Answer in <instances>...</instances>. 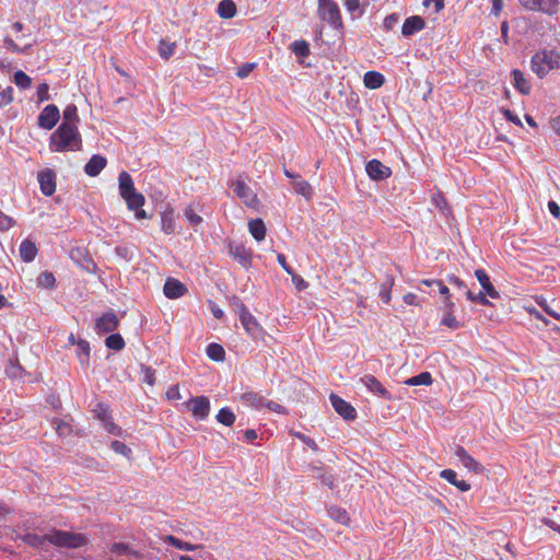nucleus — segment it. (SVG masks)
Here are the masks:
<instances>
[{"instance_id":"nucleus-1","label":"nucleus","mask_w":560,"mask_h":560,"mask_svg":"<svg viewBox=\"0 0 560 560\" xmlns=\"http://www.w3.org/2000/svg\"><path fill=\"white\" fill-rule=\"evenodd\" d=\"M81 148L82 139L78 127L61 124L50 136L49 149L52 152L79 151Z\"/></svg>"},{"instance_id":"nucleus-2","label":"nucleus","mask_w":560,"mask_h":560,"mask_svg":"<svg viewBox=\"0 0 560 560\" xmlns=\"http://www.w3.org/2000/svg\"><path fill=\"white\" fill-rule=\"evenodd\" d=\"M475 276L480 283L482 291L475 294L471 292V290H466V298L474 303H478L483 306L491 305L490 301L487 299V296L491 299H499L500 293L498 290L493 287L490 277L483 269H477L475 270Z\"/></svg>"},{"instance_id":"nucleus-3","label":"nucleus","mask_w":560,"mask_h":560,"mask_svg":"<svg viewBox=\"0 0 560 560\" xmlns=\"http://www.w3.org/2000/svg\"><path fill=\"white\" fill-rule=\"evenodd\" d=\"M118 188L121 198L125 199L128 209H138L144 205V197L135 188L133 180L126 171L120 172L118 176Z\"/></svg>"},{"instance_id":"nucleus-4","label":"nucleus","mask_w":560,"mask_h":560,"mask_svg":"<svg viewBox=\"0 0 560 560\" xmlns=\"http://www.w3.org/2000/svg\"><path fill=\"white\" fill-rule=\"evenodd\" d=\"M530 67L533 72L542 79L550 70L560 67V55L553 50L537 51L532 57Z\"/></svg>"},{"instance_id":"nucleus-5","label":"nucleus","mask_w":560,"mask_h":560,"mask_svg":"<svg viewBox=\"0 0 560 560\" xmlns=\"http://www.w3.org/2000/svg\"><path fill=\"white\" fill-rule=\"evenodd\" d=\"M317 1V12L320 20L326 21L330 26H332L336 30H341L343 27V23L338 4L334 0Z\"/></svg>"},{"instance_id":"nucleus-6","label":"nucleus","mask_w":560,"mask_h":560,"mask_svg":"<svg viewBox=\"0 0 560 560\" xmlns=\"http://www.w3.org/2000/svg\"><path fill=\"white\" fill-rule=\"evenodd\" d=\"M48 542L62 548H79L85 545L86 538L82 534L65 530H55L47 535Z\"/></svg>"},{"instance_id":"nucleus-7","label":"nucleus","mask_w":560,"mask_h":560,"mask_svg":"<svg viewBox=\"0 0 560 560\" xmlns=\"http://www.w3.org/2000/svg\"><path fill=\"white\" fill-rule=\"evenodd\" d=\"M234 194L249 208H256L259 203L257 195L242 177L231 182Z\"/></svg>"},{"instance_id":"nucleus-8","label":"nucleus","mask_w":560,"mask_h":560,"mask_svg":"<svg viewBox=\"0 0 560 560\" xmlns=\"http://www.w3.org/2000/svg\"><path fill=\"white\" fill-rule=\"evenodd\" d=\"M520 4L529 11H538L547 15H555L559 11V0H518Z\"/></svg>"},{"instance_id":"nucleus-9","label":"nucleus","mask_w":560,"mask_h":560,"mask_svg":"<svg viewBox=\"0 0 560 560\" xmlns=\"http://www.w3.org/2000/svg\"><path fill=\"white\" fill-rule=\"evenodd\" d=\"M186 407L191 411L196 419L205 420L210 412V400L206 396L192 397L186 404Z\"/></svg>"},{"instance_id":"nucleus-10","label":"nucleus","mask_w":560,"mask_h":560,"mask_svg":"<svg viewBox=\"0 0 560 560\" xmlns=\"http://www.w3.org/2000/svg\"><path fill=\"white\" fill-rule=\"evenodd\" d=\"M60 118L59 108L54 105H47L38 115L37 124L40 128L52 129Z\"/></svg>"},{"instance_id":"nucleus-11","label":"nucleus","mask_w":560,"mask_h":560,"mask_svg":"<svg viewBox=\"0 0 560 560\" xmlns=\"http://www.w3.org/2000/svg\"><path fill=\"white\" fill-rule=\"evenodd\" d=\"M229 254L233 259L244 268L252 266V252L248 250L243 244L231 242L228 246Z\"/></svg>"},{"instance_id":"nucleus-12","label":"nucleus","mask_w":560,"mask_h":560,"mask_svg":"<svg viewBox=\"0 0 560 560\" xmlns=\"http://www.w3.org/2000/svg\"><path fill=\"white\" fill-rule=\"evenodd\" d=\"M329 399L335 411L345 420L351 421L357 418L355 409L348 401L343 400L336 394H330Z\"/></svg>"},{"instance_id":"nucleus-13","label":"nucleus","mask_w":560,"mask_h":560,"mask_svg":"<svg viewBox=\"0 0 560 560\" xmlns=\"http://www.w3.org/2000/svg\"><path fill=\"white\" fill-rule=\"evenodd\" d=\"M455 456L458 458L462 465L469 471L477 475L482 474L485 471V467L480 463H478L474 457H471L463 446H456Z\"/></svg>"},{"instance_id":"nucleus-14","label":"nucleus","mask_w":560,"mask_h":560,"mask_svg":"<svg viewBox=\"0 0 560 560\" xmlns=\"http://www.w3.org/2000/svg\"><path fill=\"white\" fill-rule=\"evenodd\" d=\"M360 382L373 394L392 400V394L382 385V383L373 375L366 374L360 378Z\"/></svg>"},{"instance_id":"nucleus-15","label":"nucleus","mask_w":560,"mask_h":560,"mask_svg":"<svg viewBox=\"0 0 560 560\" xmlns=\"http://www.w3.org/2000/svg\"><path fill=\"white\" fill-rule=\"evenodd\" d=\"M365 170L370 178L373 180H383L392 175L390 168L376 159L369 161Z\"/></svg>"},{"instance_id":"nucleus-16","label":"nucleus","mask_w":560,"mask_h":560,"mask_svg":"<svg viewBox=\"0 0 560 560\" xmlns=\"http://www.w3.org/2000/svg\"><path fill=\"white\" fill-rule=\"evenodd\" d=\"M40 191L45 196H51L56 190V174L52 170H45L38 173Z\"/></svg>"},{"instance_id":"nucleus-17","label":"nucleus","mask_w":560,"mask_h":560,"mask_svg":"<svg viewBox=\"0 0 560 560\" xmlns=\"http://www.w3.org/2000/svg\"><path fill=\"white\" fill-rule=\"evenodd\" d=\"M119 320L114 312L103 314L95 324L97 332H112L118 327Z\"/></svg>"},{"instance_id":"nucleus-18","label":"nucleus","mask_w":560,"mask_h":560,"mask_svg":"<svg viewBox=\"0 0 560 560\" xmlns=\"http://www.w3.org/2000/svg\"><path fill=\"white\" fill-rule=\"evenodd\" d=\"M187 291V288L179 280L168 278L163 287V292L168 299H178L183 296Z\"/></svg>"},{"instance_id":"nucleus-19","label":"nucleus","mask_w":560,"mask_h":560,"mask_svg":"<svg viewBox=\"0 0 560 560\" xmlns=\"http://www.w3.org/2000/svg\"><path fill=\"white\" fill-rule=\"evenodd\" d=\"M425 22L419 15H412L407 18L401 27V34L406 37L413 35L417 32H420L424 28Z\"/></svg>"},{"instance_id":"nucleus-20","label":"nucleus","mask_w":560,"mask_h":560,"mask_svg":"<svg viewBox=\"0 0 560 560\" xmlns=\"http://www.w3.org/2000/svg\"><path fill=\"white\" fill-rule=\"evenodd\" d=\"M238 318L243 328L246 330L248 335H250L252 337H257L259 335V332L261 331V327L259 326L258 322L250 314L249 311H246L245 313L241 314Z\"/></svg>"},{"instance_id":"nucleus-21","label":"nucleus","mask_w":560,"mask_h":560,"mask_svg":"<svg viewBox=\"0 0 560 560\" xmlns=\"http://www.w3.org/2000/svg\"><path fill=\"white\" fill-rule=\"evenodd\" d=\"M511 75L513 79L512 84L515 90L518 91L522 95H528L532 91V84L526 79L525 74L521 70L514 69L511 72Z\"/></svg>"},{"instance_id":"nucleus-22","label":"nucleus","mask_w":560,"mask_h":560,"mask_svg":"<svg viewBox=\"0 0 560 560\" xmlns=\"http://www.w3.org/2000/svg\"><path fill=\"white\" fill-rule=\"evenodd\" d=\"M107 161L100 154L93 155L84 166L85 173L91 176H97L106 166Z\"/></svg>"},{"instance_id":"nucleus-23","label":"nucleus","mask_w":560,"mask_h":560,"mask_svg":"<svg viewBox=\"0 0 560 560\" xmlns=\"http://www.w3.org/2000/svg\"><path fill=\"white\" fill-rule=\"evenodd\" d=\"M241 401L247 407L260 409L265 407L266 399L259 393L246 392L242 394Z\"/></svg>"},{"instance_id":"nucleus-24","label":"nucleus","mask_w":560,"mask_h":560,"mask_svg":"<svg viewBox=\"0 0 560 560\" xmlns=\"http://www.w3.org/2000/svg\"><path fill=\"white\" fill-rule=\"evenodd\" d=\"M440 476L463 492L470 489V485L467 481L457 479V474L453 469H444L440 472Z\"/></svg>"},{"instance_id":"nucleus-25","label":"nucleus","mask_w":560,"mask_h":560,"mask_svg":"<svg viewBox=\"0 0 560 560\" xmlns=\"http://www.w3.org/2000/svg\"><path fill=\"white\" fill-rule=\"evenodd\" d=\"M20 256L23 261L31 262L37 255V247L34 242L24 240L20 245Z\"/></svg>"},{"instance_id":"nucleus-26","label":"nucleus","mask_w":560,"mask_h":560,"mask_svg":"<svg viewBox=\"0 0 560 560\" xmlns=\"http://www.w3.org/2000/svg\"><path fill=\"white\" fill-rule=\"evenodd\" d=\"M248 230L252 236L260 242L266 237V225L261 219H253L248 222Z\"/></svg>"},{"instance_id":"nucleus-27","label":"nucleus","mask_w":560,"mask_h":560,"mask_svg":"<svg viewBox=\"0 0 560 560\" xmlns=\"http://www.w3.org/2000/svg\"><path fill=\"white\" fill-rule=\"evenodd\" d=\"M363 81L366 88L374 90L381 88L384 84L385 78L377 71H368L364 74Z\"/></svg>"},{"instance_id":"nucleus-28","label":"nucleus","mask_w":560,"mask_h":560,"mask_svg":"<svg viewBox=\"0 0 560 560\" xmlns=\"http://www.w3.org/2000/svg\"><path fill=\"white\" fill-rule=\"evenodd\" d=\"M78 352L77 355L82 366H89L90 363V343L84 339H79L77 342Z\"/></svg>"},{"instance_id":"nucleus-29","label":"nucleus","mask_w":560,"mask_h":560,"mask_svg":"<svg viewBox=\"0 0 560 560\" xmlns=\"http://www.w3.org/2000/svg\"><path fill=\"white\" fill-rule=\"evenodd\" d=\"M217 11L220 18L232 19L236 14V5L233 0H222Z\"/></svg>"},{"instance_id":"nucleus-30","label":"nucleus","mask_w":560,"mask_h":560,"mask_svg":"<svg viewBox=\"0 0 560 560\" xmlns=\"http://www.w3.org/2000/svg\"><path fill=\"white\" fill-rule=\"evenodd\" d=\"M310 470L312 471V476L318 480L322 481L323 485L327 486L328 488L332 489L334 487V477L330 474L324 472L322 467L311 465Z\"/></svg>"},{"instance_id":"nucleus-31","label":"nucleus","mask_w":560,"mask_h":560,"mask_svg":"<svg viewBox=\"0 0 560 560\" xmlns=\"http://www.w3.org/2000/svg\"><path fill=\"white\" fill-rule=\"evenodd\" d=\"M78 108L74 104H69L63 110V121L69 127H78L79 122Z\"/></svg>"},{"instance_id":"nucleus-32","label":"nucleus","mask_w":560,"mask_h":560,"mask_svg":"<svg viewBox=\"0 0 560 560\" xmlns=\"http://www.w3.org/2000/svg\"><path fill=\"white\" fill-rule=\"evenodd\" d=\"M110 552L115 556L119 557H127V558H138L140 555L138 551L131 550L128 545L121 544V542H115L110 547Z\"/></svg>"},{"instance_id":"nucleus-33","label":"nucleus","mask_w":560,"mask_h":560,"mask_svg":"<svg viewBox=\"0 0 560 560\" xmlns=\"http://www.w3.org/2000/svg\"><path fill=\"white\" fill-rule=\"evenodd\" d=\"M292 186L294 190L305 197L306 199H311L313 196V188L308 182L302 179L301 177L292 180Z\"/></svg>"},{"instance_id":"nucleus-34","label":"nucleus","mask_w":560,"mask_h":560,"mask_svg":"<svg viewBox=\"0 0 560 560\" xmlns=\"http://www.w3.org/2000/svg\"><path fill=\"white\" fill-rule=\"evenodd\" d=\"M164 542L170 544V545L174 546L177 549L186 550V551H194L197 548H199V546L192 545V544L187 542V541H183V540L178 539L177 537H175L173 535L165 536L164 537Z\"/></svg>"},{"instance_id":"nucleus-35","label":"nucleus","mask_w":560,"mask_h":560,"mask_svg":"<svg viewBox=\"0 0 560 560\" xmlns=\"http://www.w3.org/2000/svg\"><path fill=\"white\" fill-rule=\"evenodd\" d=\"M215 419L223 425L232 427L235 422L236 417L229 407H224L219 410L218 415L215 416Z\"/></svg>"},{"instance_id":"nucleus-36","label":"nucleus","mask_w":560,"mask_h":560,"mask_svg":"<svg viewBox=\"0 0 560 560\" xmlns=\"http://www.w3.org/2000/svg\"><path fill=\"white\" fill-rule=\"evenodd\" d=\"M207 355L217 362H221L225 358V351L223 347L219 343L212 342L207 347Z\"/></svg>"},{"instance_id":"nucleus-37","label":"nucleus","mask_w":560,"mask_h":560,"mask_svg":"<svg viewBox=\"0 0 560 560\" xmlns=\"http://www.w3.org/2000/svg\"><path fill=\"white\" fill-rule=\"evenodd\" d=\"M21 539L28 546L35 548H42L46 541H48L47 535L39 536L37 534H25L21 536Z\"/></svg>"},{"instance_id":"nucleus-38","label":"nucleus","mask_w":560,"mask_h":560,"mask_svg":"<svg viewBox=\"0 0 560 560\" xmlns=\"http://www.w3.org/2000/svg\"><path fill=\"white\" fill-rule=\"evenodd\" d=\"M105 345L108 349L120 351L125 347V340L119 334H112L105 339Z\"/></svg>"},{"instance_id":"nucleus-39","label":"nucleus","mask_w":560,"mask_h":560,"mask_svg":"<svg viewBox=\"0 0 560 560\" xmlns=\"http://www.w3.org/2000/svg\"><path fill=\"white\" fill-rule=\"evenodd\" d=\"M348 12L352 19H359L364 13V8L360 4V0H343Z\"/></svg>"},{"instance_id":"nucleus-40","label":"nucleus","mask_w":560,"mask_h":560,"mask_svg":"<svg viewBox=\"0 0 560 560\" xmlns=\"http://www.w3.org/2000/svg\"><path fill=\"white\" fill-rule=\"evenodd\" d=\"M405 384L409 386H418V385H430L432 384V376L429 372H422L416 376L408 378Z\"/></svg>"},{"instance_id":"nucleus-41","label":"nucleus","mask_w":560,"mask_h":560,"mask_svg":"<svg viewBox=\"0 0 560 560\" xmlns=\"http://www.w3.org/2000/svg\"><path fill=\"white\" fill-rule=\"evenodd\" d=\"M176 44L170 43L165 39H161L159 43V55L161 58L168 60L174 51H175Z\"/></svg>"},{"instance_id":"nucleus-42","label":"nucleus","mask_w":560,"mask_h":560,"mask_svg":"<svg viewBox=\"0 0 560 560\" xmlns=\"http://www.w3.org/2000/svg\"><path fill=\"white\" fill-rule=\"evenodd\" d=\"M162 230L166 234H171L175 231V221L173 217V211H164L161 217Z\"/></svg>"},{"instance_id":"nucleus-43","label":"nucleus","mask_w":560,"mask_h":560,"mask_svg":"<svg viewBox=\"0 0 560 560\" xmlns=\"http://www.w3.org/2000/svg\"><path fill=\"white\" fill-rule=\"evenodd\" d=\"M291 50L298 57L305 58L307 57L310 51V46L307 42L305 40H295L291 44Z\"/></svg>"},{"instance_id":"nucleus-44","label":"nucleus","mask_w":560,"mask_h":560,"mask_svg":"<svg viewBox=\"0 0 560 560\" xmlns=\"http://www.w3.org/2000/svg\"><path fill=\"white\" fill-rule=\"evenodd\" d=\"M393 285L394 278L392 276H387L386 281L381 285L380 298L386 304L390 302V289Z\"/></svg>"},{"instance_id":"nucleus-45","label":"nucleus","mask_w":560,"mask_h":560,"mask_svg":"<svg viewBox=\"0 0 560 560\" xmlns=\"http://www.w3.org/2000/svg\"><path fill=\"white\" fill-rule=\"evenodd\" d=\"M328 514L332 520L337 521L340 524H347L349 521V516L346 510L338 506H330L328 509Z\"/></svg>"},{"instance_id":"nucleus-46","label":"nucleus","mask_w":560,"mask_h":560,"mask_svg":"<svg viewBox=\"0 0 560 560\" xmlns=\"http://www.w3.org/2000/svg\"><path fill=\"white\" fill-rule=\"evenodd\" d=\"M55 276L49 271L42 272L37 278V283L39 287L51 289L55 287Z\"/></svg>"},{"instance_id":"nucleus-47","label":"nucleus","mask_w":560,"mask_h":560,"mask_svg":"<svg viewBox=\"0 0 560 560\" xmlns=\"http://www.w3.org/2000/svg\"><path fill=\"white\" fill-rule=\"evenodd\" d=\"M14 83L21 89H28L32 84V79L22 70L14 73Z\"/></svg>"},{"instance_id":"nucleus-48","label":"nucleus","mask_w":560,"mask_h":560,"mask_svg":"<svg viewBox=\"0 0 560 560\" xmlns=\"http://www.w3.org/2000/svg\"><path fill=\"white\" fill-rule=\"evenodd\" d=\"M96 418L103 422L112 418L110 411L107 405L98 402L94 409Z\"/></svg>"},{"instance_id":"nucleus-49","label":"nucleus","mask_w":560,"mask_h":560,"mask_svg":"<svg viewBox=\"0 0 560 560\" xmlns=\"http://www.w3.org/2000/svg\"><path fill=\"white\" fill-rule=\"evenodd\" d=\"M115 253L116 255L126 260V261H130L133 257V252H132V248L128 245H118L115 247Z\"/></svg>"},{"instance_id":"nucleus-50","label":"nucleus","mask_w":560,"mask_h":560,"mask_svg":"<svg viewBox=\"0 0 560 560\" xmlns=\"http://www.w3.org/2000/svg\"><path fill=\"white\" fill-rule=\"evenodd\" d=\"M23 369L19 364V362L10 361L9 365L5 369V373L11 378H19L22 376Z\"/></svg>"},{"instance_id":"nucleus-51","label":"nucleus","mask_w":560,"mask_h":560,"mask_svg":"<svg viewBox=\"0 0 560 560\" xmlns=\"http://www.w3.org/2000/svg\"><path fill=\"white\" fill-rule=\"evenodd\" d=\"M110 447L115 453L121 454L125 457H129L132 453L131 450L125 443L118 440L113 441L110 443Z\"/></svg>"},{"instance_id":"nucleus-52","label":"nucleus","mask_w":560,"mask_h":560,"mask_svg":"<svg viewBox=\"0 0 560 560\" xmlns=\"http://www.w3.org/2000/svg\"><path fill=\"white\" fill-rule=\"evenodd\" d=\"M230 306L232 307V310L240 316L241 314L245 313L247 310V307L245 306V304L242 302V300L236 296V295H233L231 296L230 299Z\"/></svg>"},{"instance_id":"nucleus-53","label":"nucleus","mask_w":560,"mask_h":560,"mask_svg":"<svg viewBox=\"0 0 560 560\" xmlns=\"http://www.w3.org/2000/svg\"><path fill=\"white\" fill-rule=\"evenodd\" d=\"M54 424L56 425L55 429H56L58 435H60V436H67L72 431L71 425L63 420L55 419Z\"/></svg>"},{"instance_id":"nucleus-54","label":"nucleus","mask_w":560,"mask_h":560,"mask_svg":"<svg viewBox=\"0 0 560 560\" xmlns=\"http://www.w3.org/2000/svg\"><path fill=\"white\" fill-rule=\"evenodd\" d=\"M441 324L452 329H457L462 326L460 323L450 312L445 313Z\"/></svg>"},{"instance_id":"nucleus-55","label":"nucleus","mask_w":560,"mask_h":560,"mask_svg":"<svg viewBox=\"0 0 560 560\" xmlns=\"http://www.w3.org/2000/svg\"><path fill=\"white\" fill-rule=\"evenodd\" d=\"M141 372L143 373V376H144L143 381L147 384L153 385L155 383V377H154L155 371L151 366L141 365Z\"/></svg>"},{"instance_id":"nucleus-56","label":"nucleus","mask_w":560,"mask_h":560,"mask_svg":"<svg viewBox=\"0 0 560 560\" xmlns=\"http://www.w3.org/2000/svg\"><path fill=\"white\" fill-rule=\"evenodd\" d=\"M399 18L397 14L393 13L387 15L383 21V27L385 31L389 32L392 31L398 23Z\"/></svg>"},{"instance_id":"nucleus-57","label":"nucleus","mask_w":560,"mask_h":560,"mask_svg":"<svg viewBox=\"0 0 560 560\" xmlns=\"http://www.w3.org/2000/svg\"><path fill=\"white\" fill-rule=\"evenodd\" d=\"M104 428L106 431L110 434L120 436L122 433V430L120 427H118L116 423H114L113 419H108L107 421L103 422Z\"/></svg>"},{"instance_id":"nucleus-58","label":"nucleus","mask_w":560,"mask_h":560,"mask_svg":"<svg viewBox=\"0 0 560 560\" xmlns=\"http://www.w3.org/2000/svg\"><path fill=\"white\" fill-rule=\"evenodd\" d=\"M4 47L8 50L14 51V52H24L26 51L31 45H26L24 48L19 47L12 38L5 37L4 38Z\"/></svg>"},{"instance_id":"nucleus-59","label":"nucleus","mask_w":560,"mask_h":560,"mask_svg":"<svg viewBox=\"0 0 560 560\" xmlns=\"http://www.w3.org/2000/svg\"><path fill=\"white\" fill-rule=\"evenodd\" d=\"M48 90H49V88H48L47 83H40L38 85V88H37V98H38L39 103L48 101L50 98Z\"/></svg>"},{"instance_id":"nucleus-60","label":"nucleus","mask_w":560,"mask_h":560,"mask_svg":"<svg viewBox=\"0 0 560 560\" xmlns=\"http://www.w3.org/2000/svg\"><path fill=\"white\" fill-rule=\"evenodd\" d=\"M255 67H256V63L246 62L237 69L236 74H237V77L244 79V78L248 77V74L255 69Z\"/></svg>"},{"instance_id":"nucleus-61","label":"nucleus","mask_w":560,"mask_h":560,"mask_svg":"<svg viewBox=\"0 0 560 560\" xmlns=\"http://www.w3.org/2000/svg\"><path fill=\"white\" fill-rule=\"evenodd\" d=\"M14 224V221L11 217L4 214L0 210V230L1 231H8L10 228H12Z\"/></svg>"},{"instance_id":"nucleus-62","label":"nucleus","mask_w":560,"mask_h":560,"mask_svg":"<svg viewBox=\"0 0 560 560\" xmlns=\"http://www.w3.org/2000/svg\"><path fill=\"white\" fill-rule=\"evenodd\" d=\"M185 215L188 219V221L194 225H197L202 222V218L198 215L191 207L186 208Z\"/></svg>"},{"instance_id":"nucleus-63","label":"nucleus","mask_w":560,"mask_h":560,"mask_svg":"<svg viewBox=\"0 0 560 560\" xmlns=\"http://www.w3.org/2000/svg\"><path fill=\"white\" fill-rule=\"evenodd\" d=\"M0 97H1V103H0V105H7V104H10V103L13 101V88H12V86H8V88H5V89L0 93Z\"/></svg>"},{"instance_id":"nucleus-64","label":"nucleus","mask_w":560,"mask_h":560,"mask_svg":"<svg viewBox=\"0 0 560 560\" xmlns=\"http://www.w3.org/2000/svg\"><path fill=\"white\" fill-rule=\"evenodd\" d=\"M265 407H267L268 409H270L271 411H275L277 413H281V415L288 413L287 409L283 406H281L278 402H275V401H265Z\"/></svg>"}]
</instances>
